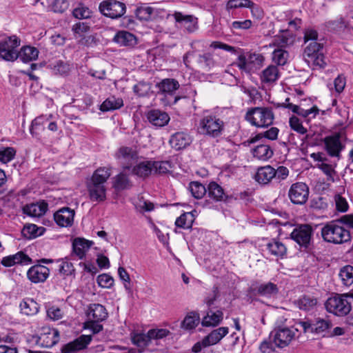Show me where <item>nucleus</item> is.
Returning <instances> with one entry per match:
<instances>
[{"mask_svg":"<svg viewBox=\"0 0 353 353\" xmlns=\"http://www.w3.org/2000/svg\"><path fill=\"white\" fill-rule=\"evenodd\" d=\"M244 119L252 126L267 128L274 120V113L271 107H253L248 109Z\"/></svg>","mask_w":353,"mask_h":353,"instance_id":"obj_1","label":"nucleus"},{"mask_svg":"<svg viewBox=\"0 0 353 353\" xmlns=\"http://www.w3.org/2000/svg\"><path fill=\"white\" fill-rule=\"evenodd\" d=\"M337 220L327 222L321 229L324 241L333 244H342L351 240L350 232L339 224Z\"/></svg>","mask_w":353,"mask_h":353,"instance_id":"obj_2","label":"nucleus"},{"mask_svg":"<svg viewBox=\"0 0 353 353\" xmlns=\"http://www.w3.org/2000/svg\"><path fill=\"white\" fill-rule=\"evenodd\" d=\"M219 121V108H216L213 111H205L197 125V131L201 134L216 137L221 130Z\"/></svg>","mask_w":353,"mask_h":353,"instance_id":"obj_3","label":"nucleus"},{"mask_svg":"<svg viewBox=\"0 0 353 353\" xmlns=\"http://www.w3.org/2000/svg\"><path fill=\"white\" fill-rule=\"evenodd\" d=\"M323 48V44L311 41L304 49V59L308 64H312L314 68L323 69L327 65Z\"/></svg>","mask_w":353,"mask_h":353,"instance_id":"obj_4","label":"nucleus"},{"mask_svg":"<svg viewBox=\"0 0 353 353\" xmlns=\"http://www.w3.org/2000/svg\"><path fill=\"white\" fill-rule=\"evenodd\" d=\"M248 294L253 300H256V296H261L268 299L277 296L279 289L276 284L272 282L259 283L255 281L248 289Z\"/></svg>","mask_w":353,"mask_h":353,"instance_id":"obj_5","label":"nucleus"},{"mask_svg":"<svg viewBox=\"0 0 353 353\" xmlns=\"http://www.w3.org/2000/svg\"><path fill=\"white\" fill-rule=\"evenodd\" d=\"M326 310L338 316L347 315L351 310V303L347 301L346 294H336L327 299L325 303Z\"/></svg>","mask_w":353,"mask_h":353,"instance_id":"obj_6","label":"nucleus"},{"mask_svg":"<svg viewBox=\"0 0 353 353\" xmlns=\"http://www.w3.org/2000/svg\"><path fill=\"white\" fill-rule=\"evenodd\" d=\"M264 57L261 54L247 53L243 52L238 55V60L232 64L236 65L240 70L251 73L259 69L263 64Z\"/></svg>","mask_w":353,"mask_h":353,"instance_id":"obj_7","label":"nucleus"},{"mask_svg":"<svg viewBox=\"0 0 353 353\" xmlns=\"http://www.w3.org/2000/svg\"><path fill=\"white\" fill-rule=\"evenodd\" d=\"M314 231L310 224H298L291 232L290 238L301 248L307 249L310 246Z\"/></svg>","mask_w":353,"mask_h":353,"instance_id":"obj_8","label":"nucleus"},{"mask_svg":"<svg viewBox=\"0 0 353 353\" xmlns=\"http://www.w3.org/2000/svg\"><path fill=\"white\" fill-rule=\"evenodd\" d=\"M114 157L124 170H130L137 161L139 154L137 150L132 147L121 146L116 151Z\"/></svg>","mask_w":353,"mask_h":353,"instance_id":"obj_9","label":"nucleus"},{"mask_svg":"<svg viewBox=\"0 0 353 353\" xmlns=\"http://www.w3.org/2000/svg\"><path fill=\"white\" fill-rule=\"evenodd\" d=\"M20 41L14 36L0 42V59L7 61H14L18 59V47Z\"/></svg>","mask_w":353,"mask_h":353,"instance_id":"obj_10","label":"nucleus"},{"mask_svg":"<svg viewBox=\"0 0 353 353\" xmlns=\"http://www.w3.org/2000/svg\"><path fill=\"white\" fill-rule=\"evenodd\" d=\"M294 336L295 332L293 329L282 326L275 327L270 334V338L272 337L275 345L281 348L288 346Z\"/></svg>","mask_w":353,"mask_h":353,"instance_id":"obj_11","label":"nucleus"},{"mask_svg":"<svg viewBox=\"0 0 353 353\" xmlns=\"http://www.w3.org/2000/svg\"><path fill=\"white\" fill-rule=\"evenodd\" d=\"M309 196V188L303 182H296L292 184L289 191L288 197L290 201L295 205H303L306 203Z\"/></svg>","mask_w":353,"mask_h":353,"instance_id":"obj_12","label":"nucleus"},{"mask_svg":"<svg viewBox=\"0 0 353 353\" xmlns=\"http://www.w3.org/2000/svg\"><path fill=\"white\" fill-rule=\"evenodd\" d=\"M99 10L103 15L115 19L125 13V5L117 1L108 0L100 3Z\"/></svg>","mask_w":353,"mask_h":353,"instance_id":"obj_13","label":"nucleus"},{"mask_svg":"<svg viewBox=\"0 0 353 353\" xmlns=\"http://www.w3.org/2000/svg\"><path fill=\"white\" fill-rule=\"evenodd\" d=\"M341 133L335 132L323 139L325 150L330 157H339L340 156L341 151L344 148V145L341 141Z\"/></svg>","mask_w":353,"mask_h":353,"instance_id":"obj_14","label":"nucleus"},{"mask_svg":"<svg viewBox=\"0 0 353 353\" xmlns=\"http://www.w3.org/2000/svg\"><path fill=\"white\" fill-rule=\"evenodd\" d=\"M172 17H174L176 26L183 28L188 32L192 33L198 29V19L192 14H184L175 11Z\"/></svg>","mask_w":353,"mask_h":353,"instance_id":"obj_15","label":"nucleus"},{"mask_svg":"<svg viewBox=\"0 0 353 353\" xmlns=\"http://www.w3.org/2000/svg\"><path fill=\"white\" fill-rule=\"evenodd\" d=\"M59 341V332L57 329L43 327L38 343L43 347L50 348Z\"/></svg>","mask_w":353,"mask_h":353,"instance_id":"obj_16","label":"nucleus"},{"mask_svg":"<svg viewBox=\"0 0 353 353\" xmlns=\"http://www.w3.org/2000/svg\"><path fill=\"white\" fill-rule=\"evenodd\" d=\"M49 275V268L41 264L32 265L27 272L28 279L34 283L45 282Z\"/></svg>","mask_w":353,"mask_h":353,"instance_id":"obj_17","label":"nucleus"},{"mask_svg":"<svg viewBox=\"0 0 353 353\" xmlns=\"http://www.w3.org/2000/svg\"><path fill=\"white\" fill-rule=\"evenodd\" d=\"M86 188L88 197L91 201L101 203L106 200L107 189L105 185H99L93 182L87 181Z\"/></svg>","mask_w":353,"mask_h":353,"instance_id":"obj_18","label":"nucleus"},{"mask_svg":"<svg viewBox=\"0 0 353 353\" xmlns=\"http://www.w3.org/2000/svg\"><path fill=\"white\" fill-rule=\"evenodd\" d=\"M91 341V336L81 335L73 341L64 345L61 348V352L62 353H74L85 349Z\"/></svg>","mask_w":353,"mask_h":353,"instance_id":"obj_19","label":"nucleus"},{"mask_svg":"<svg viewBox=\"0 0 353 353\" xmlns=\"http://www.w3.org/2000/svg\"><path fill=\"white\" fill-rule=\"evenodd\" d=\"M279 133V129L278 128L271 127L270 129L263 132H260L255 134L254 136H252L248 139L243 141L241 143V145H243L245 147H248L251 144L260 141L263 138H265L270 141H274L277 139Z\"/></svg>","mask_w":353,"mask_h":353,"instance_id":"obj_20","label":"nucleus"},{"mask_svg":"<svg viewBox=\"0 0 353 353\" xmlns=\"http://www.w3.org/2000/svg\"><path fill=\"white\" fill-rule=\"evenodd\" d=\"M191 142L192 137L185 132H178L173 134L169 140L171 147L176 150L186 148Z\"/></svg>","mask_w":353,"mask_h":353,"instance_id":"obj_21","label":"nucleus"},{"mask_svg":"<svg viewBox=\"0 0 353 353\" xmlns=\"http://www.w3.org/2000/svg\"><path fill=\"white\" fill-rule=\"evenodd\" d=\"M108 316L105 307L99 303L90 304L88 310V317L90 321L98 323L105 321Z\"/></svg>","mask_w":353,"mask_h":353,"instance_id":"obj_22","label":"nucleus"},{"mask_svg":"<svg viewBox=\"0 0 353 353\" xmlns=\"http://www.w3.org/2000/svg\"><path fill=\"white\" fill-rule=\"evenodd\" d=\"M74 211L69 208H63L54 214L55 222L61 227L70 226L73 223Z\"/></svg>","mask_w":353,"mask_h":353,"instance_id":"obj_23","label":"nucleus"},{"mask_svg":"<svg viewBox=\"0 0 353 353\" xmlns=\"http://www.w3.org/2000/svg\"><path fill=\"white\" fill-rule=\"evenodd\" d=\"M207 205L209 208H218L221 201V186L214 181L209 183L208 188Z\"/></svg>","mask_w":353,"mask_h":353,"instance_id":"obj_24","label":"nucleus"},{"mask_svg":"<svg viewBox=\"0 0 353 353\" xmlns=\"http://www.w3.org/2000/svg\"><path fill=\"white\" fill-rule=\"evenodd\" d=\"M274 177H276L274 168L270 165L258 168L254 176L255 180L261 184H268Z\"/></svg>","mask_w":353,"mask_h":353,"instance_id":"obj_25","label":"nucleus"},{"mask_svg":"<svg viewBox=\"0 0 353 353\" xmlns=\"http://www.w3.org/2000/svg\"><path fill=\"white\" fill-rule=\"evenodd\" d=\"M48 206V203L43 201L26 205L23 208V212L30 216L40 217L46 212Z\"/></svg>","mask_w":353,"mask_h":353,"instance_id":"obj_26","label":"nucleus"},{"mask_svg":"<svg viewBox=\"0 0 353 353\" xmlns=\"http://www.w3.org/2000/svg\"><path fill=\"white\" fill-rule=\"evenodd\" d=\"M31 262L30 258L23 253L19 252L15 254L10 255L3 258L1 263L5 267H11L15 264H28Z\"/></svg>","mask_w":353,"mask_h":353,"instance_id":"obj_27","label":"nucleus"},{"mask_svg":"<svg viewBox=\"0 0 353 353\" xmlns=\"http://www.w3.org/2000/svg\"><path fill=\"white\" fill-rule=\"evenodd\" d=\"M153 161H141L133 167L132 173L139 177L145 178L153 174Z\"/></svg>","mask_w":353,"mask_h":353,"instance_id":"obj_28","label":"nucleus"},{"mask_svg":"<svg viewBox=\"0 0 353 353\" xmlns=\"http://www.w3.org/2000/svg\"><path fill=\"white\" fill-rule=\"evenodd\" d=\"M148 121L154 125L162 127L166 125L170 117L165 112H161L159 110H152L148 113Z\"/></svg>","mask_w":353,"mask_h":353,"instance_id":"obj_29","label":"nucleus"},{"mask_svg":"<svg viewBox=\"0 0 353 353\" xmlns=\"http://www.w3.org/2000/svg\"><path fill=\"white\" fill-rule=\"evenodd\" d=\"M267 250L271 255L283 259L287 254L286 246L279 240L272 239L266 245Z\"/></svg>","mask_w":353,"mask_h":353,"instance_id":"obj_30","label":"nucleus"},{"mask_svg":"<svg viewBox=\"0 0 353 353\" xmlns=\"http://www.w3.org/2000/svg\"><path fill=\"white\" fill-rule=\"evenodd\" d=\"M52 115H41L32 121L30 128V132L33 137H37L42 131L44 130L45 125L52 119Z\"/></svg>","mask_w":353,"mask_h":353,"instance_id":"obj_31","label":"nucleus"},{"mask_svg":"<svg viewBox=\"0 0 353 353\" xmlns=\"http://www.w3.org/2000/svg\"><path fill=\"white\" fill-rule=\"evenodd\" d=\"M228 327H222V347L225 350H230L234 347L239 341V336L235 331H232L230 336Z\"/></svg>","mask_w":353,"mask_h":353,"instance_id":"obj_32","label":"nucleus"},{"mask_svg":"<svg viewBox=\"0 0 353 353\" xmlns=\"http://www.w3.org/2000/svg\"><path fill=\"white\" fill-rule=\"evenodd\" d=\"M92 245V241L85 239H75L72 243L73 252L79 259H83Z\"/></svg>","mask_w":353,"mask_h":353,"instance_id":"obj_33","label":"nucleus"},{"mask_svg":"<svg viewBox=\"0 0 353 353\" xmlns=\"http://www.w3.org/2000/svg\"><path fill=\"white\" fill-rule=\"evenodd\" d=\"M114 41L123 46H134L137 44L135 36L125 30L118 32L114 37Z\"/></svg>","mask_w":353,"mask_h":353,"instance_id":"obj_34","label":"nucleus"},{"mask_svg":"<svg viewBox=\"0 0 353 353\" xmlns=\"http://www.w3.org/2000/svg\"><path fill=\"white\" fill-rule=\"evenodd\" d=\"M332 326V324L330 320L316 318L313 320L312 333L322 334L323 336H325L327 335Z\"/></svg>","mask_w":353,"mask_h":353,"instance_id":"obj_35","label":"nucleus"},{"mask_svg":"<svg viewBox=\"0 0 353 353\" xmlns=\"http://www.w3.org/2000/svg\"><path fill=\"white\" fill-rule=\"evenodd\" d=\"M252 153L257 159L267 161L272 157L274 150L269 145L261 144L253 148Z\"/></svg>","mask_w":353,"mask_h":353,"instance_id":"obj_36","label":"nucleus"},{"mask_svg":"<svg viewBox=\"0 0 353 353\" xmlns=\"http://www.w3.org/2000/svg\"><path fill=\"white\" fill-rule=\"evenodd\" d=\"M111 175L110 168L101 167L97 169L88 181L95 183L99 185H105L107 180Z\"/></svg>","mask_w":353,"mask_h":353,"instance_id":"obj_37","label":"nucleus"},{"mask_svg":"<svg viewBox=\"0 0 353 353\" xmlns=\"http://www.w3.org/2000/svg\"><path fill=\"white\" fill-rule=\"evenodd\" d=\"M18 58L23 63H28L36 60L39 56V50L32 46H24L18 51Z\"/></svg>","mask_w":353,"mask_h":353,"instance_id":"obj_38","label":"nucleus"},{"mask_svg":"<svg viewBox=\"0 0 353 353\" xmlns=\"http://www.w3.org/2000/svg\"><path fill=\"white\" fill-rule=\"evenodd\" d=\"M159 90L165 94H172L179 88V82L174 79H165L157 85Z\"/></svg>","mask_w":353,"mask_h":353,"instance_id":"obj_39","label":"nucleus"},{"mask_svg":"<svg viewBox=\"0 0 353 353\" xmlns=\"http://www.w3.org/2000/svg\"><path fill=\"white\" fill-rule=\"evenodd\" d=\"M200 323L199 315L194 312L188 313L181 323V327L185 330H194Z\"/></svg>","mask_w":353,"mask_h":353,"instance_id":"obj_40","label":"nucleus"},{"mask_svg":"<svg viewBox=\"0 0 353 353\" xmlns=\"http://www.w3.org/2000/svg\"><path fill=\"white\" fill-rule=\"evenodd\" d=\"M131 339L132 343L142 350L151 343L148 332L146 334L142 332H134L131 334Z\"/></svg>","mask_w":353,"mask_h":353,"instance_id":"obj_41","label":"nucleus"},{"mask_svg":"<svg viewBox=\"0 0 353 353\" xmlns=\"http://www.w3.org/2000/svg\"><path fill=\"white\" fill-rule=\"evenodd\" d=\"M123 105L121 98H117L114 96L106 99L101 105L100 110L103 112L112 111L119 109Z\"/></svg>","mask_w":353,"mask_h":353,"instance_id":"obj_42","label":"nucleus"},{"mask_svg":"<svg viewBox=\"0 0 353 353\" xmlns=\"http://www.w3.org/2000/svg\"><path fill=\"white\" fill-rule=\"evenodd\" d=\"M21 312L27 316H32L39 312V305L33 299H27L20 303Z\"/></svg>","mask_w":353,"mask_h":353,"instance_id":"obj_43","label":"nucleus"},{"mask_svg":"<svg viewBox=\"0 0 353 353\" xmlns=\"http://www.w3.org/2000/svg\"><path fill=\"white\" fill-rule=\"evenodd\" d=\"M112 186L115 190L121 191L130 188L132 184L128 176L123 172H121L114 177Z\"/></svg>","mask_w":353,"mask_h":353,"instance_id":"obj_44","label":"nucleus"},{"mask_svg":"<svg viewBox=\"0 0 353 353\" xmlns=\"http://www.w3.org/2000/svg\"><path fill=\"white\" fill-rule=\"evenodd\" d=\"M317 304V299L311 295H303L297 301V305L300 310L310 311L314 309Z\"/></svg>","mask_w":353,"mask_h":353,"instance_id":"obj_45","label":"nucleus"},{"mask_svg":"<svg viewBox=\"0 0 353 353\" xmlns=\"http://www.w3.org/2000/svg\"><path fill=\"white\" fill-rule=\"evenodd\" d=\"M133 204L137 210L140 212H150L154 208V204L152 202L141 195L134 199Z\"/></svg>","mask_w":353,"mask_h":353,"instance_id":"obj_46","label":"nucleus"},{"mask_svg":"<svg viewBox=\"0 0 353 353\" xmlns=\"http://www.w3.org/2000/svg\"><path fill=\"white\" fill-rule=\"evenodd\" d=\"M279 78V70L276 66L271 65L265 68L261 77L262 82L272 83L276 81Z\"/></svg>","mask_w":353,"mask_h":353,"instance_id":"obj_47","label":"nucleus"},{"mask_svg":"<svg viewBox=\"0 0 353 353\" xmlns=\"http://www.w3.org/2000/svg\"><path fill=\"white\" fill-rule=\"evenodd\" d=\"M339 276L344 285L350 286L353 284V266L345 265L340 270Z\"/></svg>","mask_w":353,"mask_h":353,"instance_id":"obj_48","label":"nucleus"},{"mask_svg":"<svg viewBox=\"0 0 353 353\" xmlns=\"http://www.w3.org/2000/svg\"><path fill=\"white\" fill-rule=\"evenodd\" d=\"M194 219L192 212L183 213L176 219L175 225L178 228L188 229L192 227Z\"/></svg>","mask_w":353,"mask_h":353,"instance_id":"obj_49","label":"nucleus"},{"mask_svg":"<svg viewBox=\"0 0 353 353\" xmlns=\"http://www.w3.org/2000/svg\"><path fill=\"white\" fill-rule=\"evenodd\" d=\"M154 8L143 4L136 9L135 14L138 19L143 21H148L152 19V14Z\"/></svg>","mask_w":353,"mask_h":353,"instance_id":"obj_50","label":"nucleus"},{"mask_svg":"<svg viewBox=\"0 0 353 353\" xmlns=\"http://www.w3.org/2000/svg\"><path fill=\"white\" fill-rule=\"evenodd\" d=\"M289 125L290 128L301 135H305V139H307L308 135L307 134V128L303 125L301 120L296 116H292L289 119Z\"/></svg>","mask_w":353,"mask_h":353,"instance_id":"obj_51","label":"nucleus"},{"mask_svg":"<svg viewBox=\"0 0 353 353\" xmlns=\"http://www.w3.org/2000/svg\"><path fill=\"white\" fill-rule=\"evenodd\" d=\"M329 206L328 199L327 197L318 196L311 200L310 207L313 210L324 212L327 210Z\"/></svg>","mask_w":353,"mask_h":353,"instance_id":"obj_52","label":"nucleus"},{"mask_svg":"<svg viewBox=\"0 0 353 353\" xmlns=\"http://www.w3.org/2000/svg\"><path fill=\"white\" fill-rule=\"evenodd\" d=\"M289 54L284 48H276L273 51L272 59L279 65H284L288 61Z\"/></svg>","mask_w":353,"mask_h":353,"instance_id":"obj_53","label":"nucleus"},{"mask_svg":"<svg viewBox=\"0 0 353 353\" xmlns=\"http://www.w3.org/2000/svg\"><path fill=\"white\" fill-rule=\"evenodd\" d=\"M220 321V314L219 311L217 310L216 312L212 311L210 310L207 315L203 319L201 322L203 326H215Z\"/></svg>","mask_w":353,"mask_h":353,"instance_id":"obj_54","label":"nucleus"},{"mask_svg":"<svg viewBox=\"0 0 353 353\" xmlns=\"http://www.w3.org/2000/svg\"><path fill=\"white\" fill-rule=\"evenodd\" d=\"M92 14V10L87 6L80 3L72 12L74 17L78 19H89Z\"/></svg>","mask_w":353,"mask_h":353,"instance_id":"obj_55","label":"nucleus"},{"mask_svg":"<svg viewBox=\"0 0 353 353\" xmlns=\"http://www.w3.org/2000/svg\"><path fill=\"white\" fill-rule=\"evenodd\" d=\"M50 67L56 74L64 75L70 71V65L61 60L50 63Z\"/></svg>","mask_w":353,"mask_h":353,"instance_id":"obj_56","label":"nucleus"},{"mask_svg":"<svg viewBox=\"0 0 353 353\" xmlns=\"http://www.w3.org/2000/svg\"><path fill=\"white\" fill-rule=\"evenodd\" d=\"M189 190L195 199L202 198L207 192L205 186L197 181L191 182L189 185Z\"/></svg>","mask_w":353,"mask_h":353,"instance_id":"obj_57","label":"nucleus"},{"mask_svg":"<svg viewBox=\"0 0 353 353\" xmlns=\"http://www.w3.org/2000/svg\"><path fill=\"white\" fill-rule=\"evenodd\" d=\"M149 338L151 343L152 341H158L163 339L171 334L170 330L165 328H155L148 330Z\"/></svg>","mask_w":353,"mask_h":353,"instance_id":"obj_58","label":"nucleus"},{"mask_svg":"<svg viewBox=\"0 0 353 353\" xmlns=\"http://www.w3.org/2000/svg\"><path fill=\"white\" fill-rule=\"evenodd\" d=\"M221 340V328L213 330L202 340L204 347L214 345Z\"/></svg>","mask_w":353,"mask_h":353,"instance_id":"obj_59","label":"nucleus"},{"mask_svg":"<svg viewBox=\"0 0 353 353\" xmlns=\"http://www.w3.org/2000/svg\"><path fill=\"white\" fill-rule=\"evenodd\" d=\"M16 155V150L12 147L0 148V161L7 163L14 159Z\"/></svg>","mask_w":353,"mask_h":353,"instance_id":"obj_60","label":"nucleus"},{"mask_svg":"<svg viewBox=\"0 0 353 353\" xmlns=\"http://www.w3.org/2000/svg\"><path fill=\"white\" fill-rule=\"evenodd\" d=\"M239 170V167L234 165L233 164H225L223 167H222V176H224L225 178L228 179H236L238 176L237 171Z\"/></svg>","mask_w":353,"mask_h":353,"instance_id":"obj_61","label":"nucleus"},{"mask_svg":"<svg viewBox=\"0 0 353 353\" xmlns=\"http://www.w3.org/2000/svg\"><path fill=\"white\" fill-rule=\"evenodd\" d=\"M58 270L63 276H72L74 272L72 263L67 261H59Z\"/></svg>","mask_w":353,"mask_h":353,"instance_id":"obj_62","label":"nucleus"},{"mask_svg":"<svg viewBox=\"0 0 353 353\" xmlns=\"http://www.w3.org/2000/svg\"><path fill=\"white\" fill-rule=\"evenodd\" d=\"M154 162V174H165L172 168L169 161H153Z\"/></svg>","mask_w":353,"mask_h":353,"instance_id":"obj_63","label":"nucleus"},{"mask_svg":"<svg viewBox=\"0 0 353 353\" xmlns=\"http://www.w3.org/2000/svg\"><path fill=\"white\" fill-rule=\"evenodd\" d=\"M284 33H286V32L282 31L281 34H277L274 37V39L272 41V44L274 46H276L278 48H285L288 46L289 38Z\"/></svg>","mask_w":353,"mask_h":353,"instance_id":"obj_64","label":"nucleus"}]
</instances>
